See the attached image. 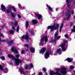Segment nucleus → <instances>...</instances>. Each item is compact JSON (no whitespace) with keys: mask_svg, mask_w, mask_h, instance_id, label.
<instances>
[{"mask_svg":"<svg viewBox=\"0 0 75 75\" xmlns=\"http://www.w3.org/2000/svg\"><path fill=\"white\" fill-rule=\"evenodd\" d=\"M59 27V24H54L52 26H49L47 27V28L48 30L51 29L50 31H53L54 30H56Z\"/></svg>","mask_w":75,"mask_h":75,"instance_id":"f257e3e1","label":"nucleus"},{"mask_svg":"<svg viewBox=\"0 0 75 75\" xmlns=\"http://www.w3.org/2000/svg\"><path fill=\"white\" fill-rule=\"evenodd\" d=\"M67 42V41L64 40L63 43L61 44L60 45V47L62 48V50L63 51H66V48H65V44Z\"/></svg>","mask_w":75,"mask_h":75,"instance_id":"f03ea898","label":"nucleus"},{"mask_svg":"<svg viewBox=\"0 0 75 75\" xmlns=\"http://www.w3.org/2000/svg\"><path fill=\"white\" fill-rule=\"evenodd\" d=\"M44 40H45V42H47V40H48V38H47V37H44L41 39L40 40L41 42H40V45H39L40 46V45H41V46H43V44H42L41 42H42V41H44Z\"/></svg>","mask_w":75,"mask_h":75,"instance_id":"7ed1b4c3","label":"nucleus"},{"mask_svg":"<svg viewBox=\"0 0 75 75\" xmlns=\"http://www.w3.org/2000/svg\"><path fill=\"white\" fill-rule=\"evenodd\" d=\"M15 62L16 64V65H18L19 63H21V61L19 59L17 58L15 59Z\"/></svg>","mask_w":75,"mask_h":75,"instance_id":"20e7f679","label":"nucleus"},{"mask_svg":"<svg viewBox=\"0 0 75 75\" xmlns=\"http://www.w3.org/2000/svg\"><path fill=\"white\" fill-rule=\"evenodd\" d=\"M22 38L25 40H28L29 39V37L28 36V33H26V35H24L22 37Z\"/></svg>","mask_w":75,"mask_h":75,"instance_id":"39448f33","label":"nucleus"},{"mask_svg":"<svg viewBox=\"0 0 75 75\" xmlns=\"http://www.w3.org/2000/svg\"><path fill=\"white\" fill-rule=\"evenodd\" d=\"M11 50L12 52H14L16 54H17L18 52L17 50H16V47L15 46H13L11 49Z\"/></svg>","mask_w":75,"mask_h":75,"instance_id":"423d86ee","label":"nucleus"},{"mask_svg":"<svg viewBox=\"0 0 75 75\" xmlns=\"http://www.w3.org/2000/svg\"><path fill=\"white\" fill-rule=\"evenodd\" d=\"M45 58L46 59H47L48 57H50V52L48 51H47L44 54Z\"/></svg>","mask_w":75,"mask_h":75,"instance_id":"0eeeda50","label":"nucleus"},{"mask_svg":"<svg viewBox=\"0 0 75 75\" xmlns=\"http://www.w3.org/2000/svg\"><path fill=\"white\" fill-rule=\"evenodd\" d=\"M70 13V11L69 10H68L66 13V14H67V16H68V18H66V20H67L69 19V18L71 16Z\"/></svg>","mask_w":75,"mask_h":75,"instance_id":"6e6552de","label":"nucleus"},{"mask_svg":"<svg viewBox=\"0 0 75 75\" xmlns=\"http://www.w3.org/2000/svg\"><path fill=\"white\" fill-rule=\"evenodd\" d=\"M58 32H56V33L54 35V38H55V39L58 40V39L60 37H61V36H58Z\"/></svg>","mask_w":75,"mask_h":75,"instance_id":"1a4fd4ad","label":"nucleus"},{"mask_svg":"<svg viewBox=\"0 0 75 75\" xmlns=\"http://www.w3.org/2000/svg\"><path fill=\"white\" fill-rule=\"evenodd\" d=\"M19 70L21 74L23 73V75H25V71H24L23 68H21L20 69H19Z\"/></svg>","mask_w":75,"mask_h":75,"instance_id":"9d476101","label":"nucleus"},{"mask_svg":"<svg viewBox=\"0 0 75 75\" xmlns=\"http://www.w3.org/2000/svg\"><path fill=\"white\" fill-rule=\"evenodd\" d=\"M73 60V59L70 58H68L65 60V61H67L69 62H72Z\"/></svg>","mask_w":75,"mask_h":75,"instance_id":"9b49d317","label":"nucleus"},{"mask_svg":"<svg viewBox=\"0 0 75 75\" xmlns=\"http://www.w3.org/2000/svg\"><path fill=\"white\" fill-rule=\"evenodd\" d=\"M46 49L45 48H43L41 50L40 52V54H43L45 51Z\"/></svg>","mask_w":75,"mask_h":75,"instance_id":"f8f14e48","label":"nucleus"},{"mask_svg":"<svg viewBox=\"0 0 75 75\" xmlns=\"http://www.w3.org/2000/svg\"><path fill=\"white\" fill-rule=\"evenodd\" d=\"M1 10L3 11H4L6 10V8H5V6L3 5H1Z\"/></svg>","mask_w":75,"mask_h":75,"instance_id":"ddd939ff","label":"nucleus"},{"mask_svg":"<svg viewBox=\"0 0 75 75\" xmlns=\"http://www.w3.org/2000/svg\"><path fill=\"white\" fill-rule=\"evenodd\" d=\"M36 16L38 17V20H40V19H41L42 17V16H41V15L39 14H37Z\"/></svg>","mask_w":75,"mask_h":75,"instance_id":"4468645a","label":"nucleus"},{"mask_svg":"<svg viewBox=\"0 0 75 75\" xmlns=\"http://www.w3.org/2000/svg\"><path fill=\"white\" fill-rule=\"evenodd\" d=\"M7 8L8 9L6 10V12L7 13H8L11 11V8Z\"/></svg>","mask_w":75,"mask_h":75,"instance_id":"2eb2a0df","label":"nucleus"},{"mask_svg":"<svg viewBox=\"0 0 75 75\" xmlns=\"http://www.w3.org/2000/svg\"><path fill=\"white\" fill-rule=\"evenodd\" d=\"M30 49L31 51V52L34 53L35 51V49H34L33 47H30Z\"/></svg>","mask_w":75,"mask_h":75,"instance_id":"dca6fc26","label":"nucleus"},{"mask_svg":"<svg viewBox=\"0 0 75 75\" xmlns=\"http://www.w3.org/2000/svg\"><path fill=\"white\" fill-rule=\"evenodd\" d=\"M8 57H9V58H12V59H14L15 58V57H14L13 55L9 54L8 55Z\"/></svg>","mask_w":75,"mask_h":75,"instance_id":"f3484780","label":"nucleus"},{"mask_svg":"<svg viewBox=\"0 0 75 75\" xmlns=\"http://www.w3.org/2000/svg\"><path fill=\"white\" fill-rule=\"evenodd\" d=\"M32 23L33 24H35L37 23V21L35 20H32Z\"/></svg>","mask_w":75,"mask_h":75,"instance_id":"a211bd4d","label":"nucleus"},{"mask_svg":"<svg viewBox=\"0 0 75 75\" xmlns=\"http://www.w3.org/2000/svg\"><path fill=\"white\" fill-rule=\"evenodd\" d=\"M46 6L50 11H52V8L50 6H49L48 5H47Z\"/></svg>","mask_w":75,"mask_h":75,"instance_id":"6ab92c4d","label":"nucleus"},{"mask_svg":"<svg viewBox=\"0 0 75 75\" xmlns=\"http://www.w3.org/2000/svg\"><path fill=\"white\" fill-rule=\"evenodd\" d=\"M63 25L64 24L63 23L62 24L60 28V31H61V30H62V27H63Z\"/></svg>","mask_w":75,"mask_h":75,"instance_id":"aec40b11","label":"nucleus"},{"mask_svg":"<svg viewBox=\"0 0 75 75\" xmlns=\"http://www.w3.org/2000/svg\"><path fill=\"white\" fill-rule=\"evenodd\" d=\"M14 43V42H13V40H10L8 42V44H13Z\"/></svg>","mask_w":75,"mask_h":75,"instance_id":"412c9836","label":"nucleus"},{"mask_svg":"<svg viewBox=\"0 0 75 75\" xmlns=\"http://www.w3.org/2000/svg\"><path fill=\"white\" fill-rule=\"evenodd\" d=\"M11 8H13V11H14V12H16V11H17V10H16V8H14V7L13 6Z\"/></svg>","mask_w":75,"mask_h":75,"instance_id":"4be33fe9","label":"nucleus"},{"mask_svg":"<svg viewBox=\"0 0 75 75\" xmlns=\"http://www.w3.org/2000/svg\"><path fill=\"white\" fill-rule=\"evenodd\" d=\"M19 30H20V27L19 26H18L16 28V32L17 33H19Z\"/></svg>","mask_w":75,"mask_h":75,"instance_id":"5701e85b","label":"nucleus"},{"mask_svg":"<svg viewBox=\"0 0 75 75\" xmlns=\"http://www.w3.org/2000/svg\"><path fill=\"white\" fill-rule=\"evenodd\" d=\"M9 33H10V34H14V31H13L12 30H10L9 31Z\"/></svg>","mask_w":75,"mask_h":75,"instance_id":"b1692460","label":"nucleus"},{"mask_svg":"<svg viewBox=\"0 0 75 75\" xmlns=\"http://www.w3.org/2000/svg\"><path fill=\"white\" fill-rule=\"evenodd\" d=\"M61 50V49H59L57 50L56 51V53H59V52Z\"/></svg>","mask_w":75,"mask_h":75,"instance_id":"393cba45","label":"nucleus"},{"mask_svg":"<svg viewBox=\"0 0 75 75\" xmlns=\"http://www.w3.org/2000/svg\"><path fill=\"white\" fill-rule=\"evenodd\" d=\"M71 31L72 32H73L74 33H75V26H74L73 27V29H72L71 30Z\"/></svg>","mask_w":75,"mask_h":75,"instance_id":"a878e982","label":"nucleus"},{"mask_svg":"<svg viewBox=\"0 0 75 75\" xmlns=\"http://www.w3.org/2000/svg\"><path fill=\"white\" fill-rule=\"evenodd\" d=\"M15 24H14V25L15 26H17V25L18 24V21H15V23H14Z\"/></svg>","mask_w":75,"mask_h":75,"instance_id":"bb28decb","label":"nucleus"},{"mask_svg":"<svg viewBox=\"0 0 75 75\" xmlns=\"http://www.w3.org/2000/svg\"><path fill=\"white\" fill-rule=\"evenodd\" d=\"M28 25H29V23H28V21H26V27H28Z\"/></svg>","mask_w":75,"mask_h":75,"instance_id":"cd10ccee","label":"nucleus"},{"mask_svg":"<svg viewBox=\"0 0 75 75\" xmlns=\"http://www.w3.org/2000/svg\"><path fill=\"white\" fill-rule=\"evenodd\" d=\"M1 59L2 60H4L5 59V57L4 56H2L1 57Z\"/></svg>","mask_w":75,"mask_h":75,"instance_id":"c85d7f7f","label":"nucleus"},{"mask_svg":"<svg viewBox=\"0 0 75 75\" xmlns=\"http://www.w3.org/2000/svg\"><path fill=\"white\" fill-rule=\"evenodd\" d=\"M6 41V40H1V39L0 38V41H1V42H5Z\"/></svg>","mask_w":75,"mask_h":75,"instance_id":"c756f323","label":"nucleus"},{"mask_svg":"<svg viewBox=\"0 0 75 75\" xmlns=\"http://www.w3.org/2000/svg\"><path fill=\"white\" fill-rule=\"evenodd\" d=\"M71 4V2H69L68 4V7H70V4Z\"/></svg>","mask_w":75,"mask_h":75,"instance_id":"7c9ffc66","label":"nucleus"},{"mask_svg":"<svg viewBox=\"0 0 75 75\" xmlns=\"http://www.w3.org/2000/svg\"><path fill=\"white\" fill-rule=\"evenodd\" d=\"M70 68L71 69H74V67L71 66L70 67Z\"/></svg>","mask_w":75,"mask_h":75,"instance_id":"2f4dec72","label":"nucleus"},{"mask_svg":"<svg viewBox=\"0 0 75 75\" xmlns=\"http://www.w3.org/2000/svg\"><path fill=\"white\" fill-rule=\"evenodd\" d=\"M28 66H27V65H26L25 67V69H28Z\"/></svg>","mask_w":75,"mask_h":75,"instance_id":"473e14b6","label":"nucleus"},{"mask_svg":"<svg viewBox=\"0 0 75 75\" xmlns=\"http://www.w3.org/2000/svg\"><path fill=\"white\" fill-rule=\"evenodd\" d=\"M11 15H12V16L13 17V18L16 17V15H14V14H13V13H12L11 14Z\"/></svg>","mask_w":75,"mask_h":75,"instance_id":"72a5a7b5","label":"nucleus"},{"mask_svg":"<svg viewBox=\"0 0 75 75\" xmlns=\"http://www.w3.org/2000/svg\"><path fill=\"white\" fill-rule=\"evenodd\" d=\"M25 46L27 48H28V47H29V46L28 45V44L25 45Z\"/></svg>","mask_w":75,"mask_h":75,"instance_id":"f704fd0d","label":"nucleus"},{"mask_svg":"<svg viewBox=\"0 0 75 75\" xmlns=\"http://www.w3.org/2000/svg\"><path fill=\"white\" fill-rule=\"evenodd\" d=\"M0 69H1V71H2L3 69V67L1 66V65H0Z\"/></svg>","mask_w":75,"mask_h":75,"instance_id":"c9c22d12","label":"nucleus"},{"mask_svg":"<svg viewBox=\"0 0 75 75\" xmlns=\"http://www.w3.org/2000/svg\"><path fill=\"white\" fill-rule=\"evenodd\" d=\"M18 7H19V8H22V6H21V5H20V4H19L18 5Z\"/></svg>","mask_w":75,"mask_h":75,"instance_id":"e433bc0d","label":"nucleus"},{"mask_svg":"<svg viewBox=\"0 0 75 75\" xmlns=\"http://www.w3.org/2000/svg\"><path fill=\"white\" fill-rule=\"evenodd\" d=\"M16 58H19V55L18 54H16Z\"/></svg>","mask_w":75,"mask_h":75,"instance_id":"4c0bfd02","label":"nucleus"},{"mask_svg":"<svg viewBox=\"0 0 75 75\" xmlns=\"http://www.w3.org/2000/svg\"><path fill=\"white\" fill-rule=\"evenodd\" d=\"M65 37L66 38H68V35L67 34L65 35Z\"/></svg>","mask_w":75,"mask_h":75,"instance_id":"58836bf2","label":"nucleus"},{"mask_svg":"<svg viewBox=\"0 0 75 75\" xmlns=\"http://www.w3.org/2000/svg\"><path fill=\"white\" fill-rule=\"evenodd\" d=\"M33 64H31L30 65V68H33Z\"/></svg>","mask_w":75,"mask_h":75,"instance_id":"ea45409f","label":"nucleus"},{"mask_svg":"<svg viewBox=\"0 0 75 75\" xmlns=\"http://www.w3.org/2000/svg\"><path fill=\"white\" fill-rule=\"evenodd\" d=\"M18 18H20L21 17V16H20V15H18Z\"/></svg>","mask_w":75,"mask_h":75,"instance_id":"a19ab883","label":"nucleus"},{"mask_svg":"<svg viewBox=\"0 0 75 75\" xmlns=\"http://www.w3.org/2000/svg\"><path fill=\"white\" fill-rule=\"evenodd\" d=\"M42 70L43 71H44V72H45V71H46V69H45V68H44L42 69Z\"/></svg>","mask_w":75,"mask_h":75,"instance_id":"79ce46f5","label":"nucleus"},{"mask_svg":"<svg viewBox=\"0 0 75 75\" xmlns=\"http://www.w3.org/2000/svg\"><path fill=\"white\" fill-rule=\"evenodd\" d=\"M24 51L23 50H22L21 52V54H24Z\"/></svg>","mask_w":75,"mask_h":75,"instance_id":"37998d69","label":"nucleus"},{"mask_svg":"<svg viewBox=\"0 0 75 75\" xmlns=\"http://www.w3.org/2000/svg\"><path fill=\"white\" fill-rule=\"evenodd\" d=\"M74 14V11L73 10L71 12V14H72V15H73Z\"/></svg>","mask_w":75,"mask_h":75,"instance_id":"c03bdc74","label":"nucleus"},{"mask_svg":"<svg viewBox=\"0 0 75 75\" xmlns=\"http://www.w3.org/2000/svg\"><path fill=\"white\" fill-rule=\"evenodd\" d=\"M12 29H13V30H14V31H15V28L14 27H13L12 28Z\"/></svg>","mask_w":75,"mask_h":75,"instance_id":"a18cd8bd","label":"nucleus"},{"mask_svg":"<svg viewBox=\"0 0 75 75\" xmlns=\"http://www.w3.org/2000/svg\"><path fill=\"white\" fill-rule=\"evenodd\" d=\"M1 36L2 37V36H3V35L1 34V33H0V37H1Z\"/></svg>","mask_w":75,"mask_h":75,"instance_id":"49530a36","label":"nucleus"},{"mask_svg":"<svg viewBox=\"0 0 75 75\" xmlns=\"http://www.w3.org/2000/svg\"><path fill=\"white\" fill-rule=\"evenodd\" d=\"M5 71H6V72L5 71V73H7V72H8V69H7Z\"/></svg>","mask_w":75,"mask_h":75,"instance_id":"de8ad7c7","label":"nucleus"},{"mask_svg":"<svg viewBox=\"0 0 75 75\" xmlns=\"http://www.w3.org/2000/svg\"><path fill=\"white\" fill-rule=\"evenodd\" d=\"M39 75H42V73L41 72H40L39 74Z\"/></svg>","mask_w":75,"mask_h":75,"instance_id":"09e8293b","label":"nucleus"},{"mask_svg":"<svg viewBox=\"0 0 75 75\" xmlns=\"http://www.w3.org/2000/svg\"><path fill=\"white\" fill-rule=\"evenodd\" d=\"M53 42H55V41H56V40H55V39H54L53 40Z\"/></svg>","mask_w":75,"mask_h":75,"instance_id":"8fccbe9b","label":"nucleus"},{"mask_svg":"<svg viewBox=\"0 0 75 75\" xmlns=\"http://www.w3.org/2000/svg\"><path fill=\"white\" fill-rule=\"evenodd\" d=\"M73 24V23L72 22H71L70 23V25H72Z\"/></svg>","mask_w":75,"mask_h":75,"instance_id":"3c124183","label":"nucleus"},{"mask_svg":"<svg viewBox=\"0 0 75 75\" xmlns=\"http://www.w3.org/2000/svg\"><path fill=\"white\" fill-rule=\"evenodd\" d=\"M3 55V54L1 52L0 53V55Z\"/></svg>","mask_w":75,"mask_h":75,"instance_id":"603ef678","label":"nucleus"},{"mask_svg":"<svg viewBox=\"0 0 75 75\" xmlns=\"http://www.w3.org/2000/svg\"><path fill=\"white\" fill-rule=\"evenodd\" d=\"M69 0H67V3H68V1H69Z\"/></svg>","mask_w":75,"mask_h":75,"instance_id":"864d4df0","label":"nucleus"},{"mask_svg":"<svg viewBox=\"0 0 75 75\" xmlns=\"http://www.w3.org/2000/svg\"><path fill=\"white\" fill-rule=\"evenodd\" d=\"M56 11H57V10H58V8H56Z\"/></svg>","mask_w":75,"mask_h":75,"instance_id":"5fc2aeb1","label":"nucleus"},{"mask_svg":"<svg viewBox=\"0 0 75 75\" xmlns=\"http://www.w3.org/2000/svg\"><path fill=\"white\" fill-rule=\"evenodd\" d=\"M31 34H33V32H32Z\"/></svg>","mask_w":75,"mask_h":75,"instance_id":"6e6d98bb","label":"nucleus"},{"mask_svg":"<svg viewBox=\"0 0 75 75\" xmlns=\"http://www.w3.org/2000/svg\"><path fill=\"white\" fill-rule=\"evenodd\" d=\"M56 71H58V69H57L56 70Z\"/></svg>","mask_w":75,"mask_h":75,"instance_id":"4d7b16f0","label":"nucleus"},{"mask_svg":"<svg viewBox=\"0 0 75 75\" xmlns=\"http://www.w3.org/2000/svg\"><path fill=\"white\" fill-rule=\"evenodd\" d=\"M45 74L46 75H47V74L46 73Z\"/></svg>","mask_w":75,"mask_h":75,"instance_id":"13d9d810","label":"nucleus"},{"mask_svg":"<svg viewBox=\"0 0 75 75\" xmlns=\"http://www.w3.org/2000/svg\"><path fill=\"white\" fill-rule=\"evenodd\" d=\"M29 32H30V30H29Z\"/></svg>","mask_w":75,"mask_h":75,"instance_id":"bf43d9fd","label":"nucleus"},{"mask_svg":"<svg viewBox=\"0 0 75 75\" xmlns=\"http://www.w3.org/2000/svg\"><path fill=\"white\" fill-rule=\"evenodd\" d=\"M23 8H22V9H23Z\"/></svg>","mask_w":75,"mask_h":75,"instance_id":"052dcab7","label":"nucleus"},{"mask_svg":"<svg viewBox=\"0 0 75 75\" xmlns=\"http://www.w3.org/2000/svg\"><path fill=\"white\" fill-rule=\"evenodd\" d=\"M73 72H75V71H73Z\"/></svg>","mask_w":75,"mask_h":75,"instance_id":"680f3d73","label":"nucleus"}]
</instances>
